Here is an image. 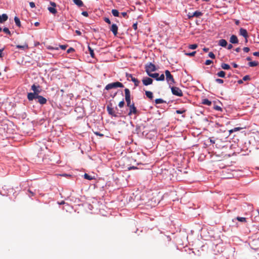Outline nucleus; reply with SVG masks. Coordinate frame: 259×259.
Masks as SVG:
<instances>
[{
  "label": "nucleus",
  "mask_w": 259,
  "mask_h": 259,
  "mask_svg": "<svg viewBox=\"0 0 259 259\" xmlns=\"http://www.w3.org/2000/svg\"><path fill=\"white\" fill-rule=\"evenodd\" d=\"M202 103L204 105L210 106L211 105V102L207 99H204L202 100Z\"/></svg>",
  "instance_id": "aec40b11"
},
{
  "label": "nucleus",
  "mask_w": 259,
  "mask_h": 259,
  "mask_svg": "<svg viewBox=\"0 0 259 259\" xmlns=\"http://www.w3.org/2000/svg\"><path fill=\"white\" fill-rule=\"evenodd\" d=\"M14 21H15V22L16 23V25L17 26H18V27H20L21 26V22H20V19H19L18 17L15 16V18H14Z\"/></svg>",
  "instance_id": "5701e85b"
},
{
  "label": "nucleus",
  "mask_w": 259,
  "mask_h": 259,
  "mask_svg": "<svg viewBox=\"0 0 259 259\" xmlns=\"http://www.w3.org/2000/svg\"><path fill=\"white\" fill-rule=\"evenodd\" d=\"M232 65H233V67H234V68H237V67H238V65H237V64L235 63H233L232 64Z\"/></svg>",
  "instance_id": "680f3d73"
},
{
  "label": "nucleus",
  "mask_w": 259,
  "mask_h": 259,
  "mask_svg": "<svg viewBox=\"0 0 259 259\" xmlns=\"http://www.w3.org/2000/svg\"><path fill=\"white\" fill-rule=\"evenodd\" d=\"M60 47L63 50H65L67 47L66 45H60Z\"/></svg>",
  "instance_id": "864d4df0"
},
{
  "label": "nucleus",
  "mask_w": 259,
  "mask_h": 259,
  "mask_svg": "<svg viewBox=\"0 0 259 259\" xmlns=\"http://www.w3.org/2000/svg\"><path fill=\"white\" fill-rule=\"evenodd\" d=\"M123 87L124 86L122 83L117 81L108 84L106 85L105 89L106 90H109L113 88H123Z\"/></svg>",
  "instance_id": "7ed1b4c3"
},
{
  "label": "nucleus",
  "mask_w": 259,
  "mask_h": 259,
  "mask_svg": "<svg viewBox=\"0 0 259 259\" xmlns=\"http://www.w3.org/2000/svg\"><path fill=\"white\" fill-rule=\"evenodd\" d=\"M250 79V76L249 75H245L243 77V80L246 81Z\"/></svg>",
  "instance_id": "c03bdc74"
},
{
  "label": "nucleus",
  "mask_w": 259,
  "mask_h": 259,
  "mask_svg": "<svg viewBox=\"0 0 259 259\" xmlns=\"http://www.w3.org/2000/svg\"><path fill=\"white\" fill-rule=\"evenodd\" d=\"M84 179L89 180H91L93 179V178L91 176L87 174H85L84 175Z\"/></svg>",
  "instance_id": "f704fd0d"
},
{
  "label": "nucleus",
  "mask_w": 259,
  "mask_h": 259,
  "mask_svg": "<svg viewBox=\"0 0 259 259\" xmlns=\"http://www.w3.org/2000/svg\"><path fill=\"white\" fill-rule=\"evenodd\" d=\"M38 102L41 105L45 104L47 103V99L40 96V97H38Z\"/></svg>",
  "instance_id": "2eb2a0df"
},
{
  "label": "nucleus",
  "mask_w": 259,
  "mask_h": 259,
  "mask_svg": "<svg viewBox=\"0 0 259 259\" xmlns=\"http://www.w3.org/2000/svg\"><path fill=\"white\" fill-rule=\"evenodd\" d=\"M155 102L156 104H161V103H164L165 102L163 99L159 98V99H156L155 100Z\"/></svg>",
  "instance_id": "2f4dec72"
},
{
  "label": "nucleus",
  "mask_w": 259,
  "mask_h": 259,
  "mask_svg": "<svg viewBox=\"0 0 259 259\" xmlns=\"http://www.w3.org/2000/svg\"><path fill=\"white\" fill-rule=\"evenodd\" d=\"M171 93L174 95L178 96V97H182L183 96V92L182 90L178 87H171Z\"/></svg>",
  "instance_id": "39448f33"
},
{
  "label": "nucleus",
  "mask_w": 259,
  "mask_h": 259,
  "mask_svg": "<svg viewBox=\"0 0 259 259\" xmlns=\"http://www.w3.org/2000/svg\"><path fill=\"white\" fill-rule=\"evenodd\" d=\"M3 31L6 33V34H9V35H11V32L9 30V29L7 28V27H5L4 29H3Z\"/></svg>",
  "instance_id": "72a5a7b5"
},
{
  "label": "nucleus",
  "mask_w": 259,
  "mask_h": 259,
  "mask_svg": "<svg viewBox=\"0 0 259 259\" xmlns=\"http://www.w3.org/2000/svg\"><path fill=\"white\" fill-rule=\"evenodd\" d=\"M145 95L148 98L150 99H152L153 97V93L150 91H146Z\"/></svg>",
  "instance_id": "b1692460"
},
{
  "label": "nucleus",
  "mask_w": 259,
  "mask_h": 259,
  "mask_svg": "<svg viewBox=\"0 0 259 259\" xmlns=\"http://www.w3.org/2000/svg\"><path fill=\"white\" fill-rule=\"evenodd\" d=\"M230 41L232 44H238V39L237 38V37L235 35H232L230 38Z\"/></svg>",
  "instance_id": "4468645a"
},
{
  "label": "nucleus",
  "mask_w": 259,
  "mask_h": 259,
  "mask_svg": "<svg viewBox=\"0 0 259 259\" xmlns=\"http://www.w3.org/2000/svg\"><path fill=\"white\" fill-rule=\"evenodd\" d=\"M8 17L7 14H3L2 16L0 15V23H3L8 20Z\"/></svg>",
  "instance_id": "f3484780"
},
{
  "label": "nucleus",
  "mask_w": 259,
  "mask_h": 259,
  "mask_svg": "<svg viewBox=\"0 0 259 259\" xmlns=\"http://www.w3.org/2000/svg\"><path fill=\"white\" fill-rule=\"evenodd\" d=\"M210 142L212 143V144H214L215 143V141L212 140L211 138L210 139Z\"/></svg>",
  "instance_id": "0e129e2a"
},
{
  "label": "nucleus",
  "mask_w": 259,
  "mask_h": 259,
  "mask_svg": "<svg viewBox=\"0 0 259 259\" xmlns=\"http://www.w3.org/2000/svg\"><path fill=\"white\" fill-rule=\"evenodd\" d=\"M243 50L246 53H247L250 51V49L248 47H244Z\"/></svg>",
  "instance_id": "49530a36"
},
{
  "label": "nucleus",
  "mask_w": 259,
  "mask_h": 259,
  "mask_svg": "<svg viewBox=\"0 0 259 259\" xmlns=\"http://www.w3.org/2000/svg\"><path fill=\"white\" fill-rule=\"evenodd\" d=\"M148 76H149L151 77L155 78L156 80H157V79L159 77V74L158 73H150L149 74Z\"/></svg>",
  "instance_id": "412c9836"
},
{
  "label": "nucleus",
  "mask_w": 259,
  "mask_h": 259,
  "mask_svg": "<svg viewBox=\"0 0 259 259\" xmlns=\"http://www.w3.org/2000/svg\"><path fill=\"white\" fill-rule=\"evenodd\" d=\"M258 65V62L257 61H252L248 63V65L250 67H255Z\"/></svg>",
  "instance_id": "a878e982"
},
{
  "label": "nucleus",
  "mask_w": 259,
  "mask_h": 259,
  "mask_svg": "<svg viewBox=\"0 0 259 259\" xmlns=\"http://www.w3.org/2000/svg\"><path fill=\"white\" fill-rule=\"evenodd\" d=\"M50 5L52 6V7L55 8L56 7V4L54 2H51Z\"/></svg>",
  "instance_id": "3c124183"
},
{
  "label": "nucleus",
  "mask_w": 259,
  "mask_h": 259,
  "mask_svg": "<svg viewBox=\"0 0 259 259\" xmlns=\"http://www.w3.org/2000/svg\"><path fill=\"white\" fill-rule=\"evenodd\" d=\"M39 93H37V94H35L34 95L33 99H38V97H40V95H39Z\"/></svg>",
  "instance_id": "5fc2aeb1"
},
{
  "label": "nucleus",
  "mask_w": 259,
  "mask_h": 259,
  "mask_svg": "<svg viewBox=\"0 0 259 259\" xmlns=\"http://www.w3.org/2000/svg\"><path fill=\"white\" fill-rule=\"evenodd\" d=\"M196 53V51H194V52H192L191 53H187L186 54L187 56L192 57V56H194L195 55Z\"/></svg>",
  "instance_id": "a19ab883"
},
{
  "label": "nucleus",
  "mask_w": 259,
  "mask_h": 259,
  "mask_svg": "<svg viewBox=\"0 0 259 259\" xmlns=\"http://www.w3.org/2000/svg\"><path fill=\"white\" fill-rule=\"evenodd\" d=\"M124 102L123 100H122L121 101H120L118 104V106L120 108H122L124 106Z\"/></svg>",
  "instance_id": "ea45409f"
},
{
  "label": "nucleus",
  "mask_w": 259,
  "mask_h": 259,
  "mask_svg": "<svg viewBox=\"0 0 259 259\" xmlns=\"http://www.w3.org/2000/svg\"><path fill=\"white\" fill-rule=\"evenodd\" d=\"M236 219L238 221L241 222H246V219L245 218H244V217H237L236 218Z\"/></svg>",
  "instance_id": "7c9ffc66"
},
{
  "label": "nucleus",
  "mask_w": 259,
  "mask_h": 259,
  "mask_svg": "<svg viewBox=\"0 0 259 259\" xmlns=\"http://www.w3.org/2000/svg\"><path fill=\"white\" fill-rule=\"evenodd\" d=\"M104 20L109 24H111V21L108 18L105 17L104 18Z\"/></svg>",
  "instance_id": "a18cd8bd"
},
{
  "label": "nucleus",
  "mask_w": 259,
  "mask_h": 259,
  "mask_svg": "<svg viewBox=\"0 0 259 259\" xmlns=\"http://www.w3.org/2000/svg\"><path fill=\"white\" fill-rule=\"evenodd\" d=\"M110 30L112 32L113 34L116 36L117 34L118 27L115 24H113L110 28Z\"/></svg>",
  "instance_id": "9b49d317"
},
{
  "label": "nucleus",
  "mask_w": 259,
  "mask_h": 259,
  "mask_svg": "<svg viewBox=\"0 0 259 259\" xmlns=\"http://www.w3.org/2000/svg\"><path fill=\"white\" fill-rule=\"evenodd\" d=\"M212 63H213V62L211 60H207L205 61V64L206 65H209L211 64Z\"/></svg>",
  "instance_id": "79ce46f5"
},
{
  "label": "nucleus",
  "mask_w": 259,
  "mask_h": 259,
  "mask_svg": "<svg viewBox=\"0 0 259 259\" xmlns=\"http://www.w3.org/2000/svg\"><path fill=\"white\" fill-rule=\"evenodd\" d=\"M145 71L146 72L148 75H149V74L151 73L152 72H154L156 70L155 65L152 63H147L145 65Z\"/></svg>",
  "instance_id": "20e7f679"
},
{
  "label": "nucleus",
  "mask_w": 259,
  "mask_h": 259,
  "mask_svg": "<svg viewBox=\"0 0 259 259\" xmlns=\"http://www.w3.org/2000/svg\"><path fill=\"white\" fill-rule=\"evenodd\" d=\"M221 67L223 69L225 70H229L231 68L229 64L226 63H222L221 64Z\"/></svg>",
  "instance_id": "4be33fe9"
},
{
  "label": "nucleus",
  "mask_w": 259,
  "mask_h": 259,
  "mask_svg": "<svg viewBox=\"0 0 259 259\" xmlns=\"http://www.w3.org/2000/svg\"><path fill=\"white\" fill-rule=\"evenodd\" d=\"M198 45L197 44H192L189 46V48L192 50L196 49Z\"/></svg>",
  "instance_id": "473e14b6"
},
{
  "label": "nucleus",
  "mask_w": 259,
  "mask_h": 259,
  "mask_svg": "<svg viewBox=\"0 0 259 259\" xmlns=\"http://www.w3.org/2000/svg\"><path fill=\"white\" fill-rule=\"evenodd\" d=\"M242 128H243L242 127H235V128L229 131V134L230 135L234 132L239 131L240 130H242Z\"/></svg>",
  "instance_id": "a211bd4d"
},
{
  "label": "nucleus",
  "mask_w": 259,
  "mask_h": 259,
  "mask_svg": "<svg viewBox=\"0 0 259 259\" xmlns=\"http://www.w3.org/2000/svg\"><path fill=\"white\" fill-rule=\"evenodd\" d=\"M164 75L163 74H162L160 75V76L158 77L157 81H163L164 80Z\"/></svg>",
  "instance_id": "e433bc0d"
},
{
  "label": "nucleus",
  "mask_w": 259,
  "mask_h": 259,
  "mask_svg": "<svg viewBox=\"0 0 259 259\" xmlns=\"http://www.w3.org/2000/svg\"><path fill=\"white\" fill-rule=\"evenodd\" d=\"M129 108V112L128 113V115H131L132 114H137L138 112V110L136 108V107L135 106V104L134 103H132V104H130L129 106H127Z\"/></svg>",
  "instance_id": "0eeeda50"
},
{
  "label": "nucleus",
  "mask_w": 259,
  "mask_h": 259,
  "mask_svg": "<svg viewBox=\"0 0 259 259\" xmlns=\"http://www.w3.org/2000/svg\"><path fill=\"white\" fill-rule=\"evenodd\" d=\"M253 55L256 57H259V52H255L253 53Z\"/></svg>",
  "instance_id": "6e6d98bb"
},
{
  "label": "nucleus",
  "mask_w": 259,
  "mask_h": 259,
  "mask_svg": "<svg viewBox=\"0 0 259 259\" xmlns=\"http://www.w3.org/2000/svg\"><path fill=\"white\" fill-rule=\"evenodd\" d=\"M39 23L38 22H36L34 23V26H39Z\"/></svg>",
  "instance_id": "69168bd1"
},
{
  "label": "nucleus",
  "mask_w": 259,
  "mask_h": 259,
  "mask_svg": "<svg viewBox=\"0 0 259 259\" xmlns=\"http://www.w3.org/2000/svg\"><path fill=\"white\" fill-rule=\"evenodd\" d=\"M88 49H89V53H90V54L92 58H94L95 57V54L94 53V50L90 46H88Z\"/></svg>",
  "instance_id": "c756f323"
},
{
  "label": "nucleus",
  "mask_w": 259,
  "mask_h": 259,
  "mask_svg": "<svg viewBox=\"0 0 259 259\" xmlns=\"http://www.w3.org/2000/svg\"><path fill=\"white\" fill-rule=\"evenodd\" d=\"M81 14L85 17H88L89 16L88 13L87 11L82 12Z\"/></svg>",
  "instance_id": "de8ad7c7"
},
{
  "label": "nucleus",
  "mask_w": 259,
  "mask_h": 259,
  "mask_svg": "<svg viewBox=\"0 0 259 259\" xmlns=\"http://www.w3.org/2000/svg\"><path fill=\"white\" fill-rule=\"evenodd\" d=\"M107 110L108 112V113L113 116L116 117L117 115L115 113V112L113 110V109L111 107V106L108 105L107 106Z\"/></svg>",
  "instance_id": "ddd939ff"
},
{
  "label": "nucleus",
  "mask_w": 259,
  "mask_h": 259,
  "mask_svg": "<svg viewBox=\"0 0 259 259\" xmlns=\"http://www.w3.org/2000/svg\"><path fill=\"white\" fill-rule=\"evenodd\" d=\"M165 74L166 80L167 82V83L169 84V87H170L171 85H172L175 83L174 78L173 76L171 74L170 71H168V70H166L165 71Z\"/></svg>",
  "instance_id": "f03ea898"
},
{
  "label": "nucleus",
  "mask_w": 259,
  "mask_h": 259,
  "mask_svg": "<svg viewBox=\"0 0 259 259\" xmlns=\"http://www.w3.org/2000/svg\"><path fill=\"white\" fill-rule=\"evenodd\" d=\"M125 92V100L126 102L127 106H129L130 104H132L131 101V93L130 91L128 89H125L124 90Z\"/></svg>",
  "instance_id": "423d86ee"
},
{
  "label": "nucleus",
  "mask_w": 259,
  "mask_h": 259,
  "mask_svg": "<svg viewBox=\"0 0 259 259\" xmlns=\"http://www.w3.org/2000/svg\"><path fill=\"white\" fill-rule=\"evenodd\" d=\"M29 5H30V7L32 8H34L35 6L34 3L32 2L29 3Z\"/></svg>",
  "instance_id": "09e8293b"
},
{
  "label": "nucleus",
  "mask_w": 259,
  "mask_h": 259,
  "mask_svg": "<svg viewBox=\"0 0 259 259\" xmlns=\"http://www.w3.org/2000/svg\"><path fill=\"white\" fill-rule=\"evenodd\" d=\"M203 51H204L205 52H208L209 51V49L207 48H204L203 49Z\"/></svg>",
  "instance_id": "052dcab7"
},
{
  "label": "nucleus",
  "mask_w": 259,
  "mask_h": 259,
  "mask_svg": "<svg viewBox=\"0 0 259 259\" xmlns=\"http://www.w3.org/2000/svg\"><path fill=\"white\" fill-rule=\"evenodd\" d=\"M239 34L244 37H248V33L247 30L243 28H241L239 30Z\"/></svg>",
  "instance_id": "f8f14e48"
},
{
  "label": "nucleus",
  "mask_w": 259,
  "mask_h": 259,
  "mask_svg": "<svg viewBox=\"0 0 259 259\" xmlns=\"http://www.w3.org/2000/svg\"><path fill=\"white\" fill-rule=\"evenodd\" d=\"M58 204H59V205L64 204H65V202H64V201H61V202H58Z\"/></svg>",
  "instance_id": "338daca9"
},
{
  "label": "nucleus",
  "mask_w": 259,
  "mask_h": 259,
  "mask_svg": "<svg viewBox=\"0 0 259 259\" xmlns=\"http://www.w3.org/2000/svg\"><path fill=\"white\" fill-rule=\"evenodd\" d=\"M235 51L237 52H239L240 51V48H237L235 49Z\"/></svg>",
  "instance_id": "e2e57ef3"
},
{
  "label": "nucleus",
  "mask_w": 259,
  "mask_h": 259,
  "mask_svg": "<svg viewBox=\"0 0 259 259\" xmlns=\"http://www.w3.org/2000/svg\"><path fill=\"white\" fill-rule=\"evenodd\" d=\"M219 45L223 47H226L227 46V41L224 39H220L219 41Z\"/></svg>",
  "instance_id": "dca6fc26"
},
{
  "label": "nucleus",
  "mask_w": 259,
  "mask_h": 259,
  "mask_svg": "<svg viewBox=\"0 0 259 259\" xmlns=\"http://www.w3.org/2000/svg\"><path fill=\"white\" fill-rule=\"evenodd\" d=\"M75 33L77 34V35H80L81 34V32L79 31V30H76L75 31Z\"/></svg>",
  "instance_id": "bf43d9fd"
},
{
  "label": "nucleus",
  "mask_w": 259,
  "mask_h": 259,
  "mask_svg": "<svg viewBox=\"0 0 259 259\" xmlns=\"http://www.w3.org/2000/svg\"><path fill=\"white\" fill-rule=\"evenodd\" d=\"M48 10L53 14H56L57 12V10L54 7H49Z\"/></svg>",
  "instance_id": "393cba45"
},
{
  "label": "nucleus",
  "mask_w": 259,
  "mask_h": 259,
  "mask_svg": "<svg viewBox=\"0 0 259 259\" xmlns=\"http://www.w3.org/2000/svg\"><path fill=\"white\" fill-rule=\"evenodd\" d=\"M232 48H233V46H232V45H231V44H229V45L227 46V49H228V50H231V49H232Z\"/></svg>",
  "instance_id": "4d7b16f0"
},
{
  "label": "nucleus",
  "mask_w": 259,
  "mask_h": 259,
  "mask_svg": "<svg viewBox=\"0 0 259 259\" xmlns=\"http://www.w3.org/2000/svg\"><path fill=\"white\" fill-rule=\"evenodd\" d=\"M214 109L218 111H222V108L217 105L214 106Z\"/></svg>",
  "instance_id": "37998d69"
},
{
  "label": "nucleus",
  "mask_w": 259,
  "mask_h": 259,
  "mask_svg": "<svg viewBox=\"0 0 259 259\" xmlns=\"http://www.w3.org/2000/svg\"><path fill=\"white\" fill-rule=\"evenodd\" d=\"M31 90L33 91V93H29L27 94V99L29 101L33 100L34 95L37 94V93H40L41 90L39 85H36L33 84L31 86Z\"/></svg>",
  "instance_id": "f257e3e1"
},
{
  "label": "nucleus",
  "mask_w": 259,
  "mask_h": 259,
  "mask_svg": "<svg viewBox=\"0 0 259 259\" xmlns=\"http://www.w3.org/2000/svg\"><path fill=\"white\" fill-rule=\"evenodd\" d=\"M16 48L17 49H21L24 50L25 49H28V46L27 44H25L24 45H17Z\"/></svg>",
  "instance_id": "bb28decb"
},
{
  "label": "nucleus",
  "mask_w": 259,
  "mask_h": 259,
  "mask_svg": "<svg viewBox=\"0 0 259 259\" xmlns=\"http://www.w3.org/2000/svg\"><path fill=\"white\" fill-rule=\"evenodd\" d=\"M217 74L219 77H225V75H226V72L224 71H220V72H218Z\"/></svg>",
  "instance_id": "cd10ccee"
},
{
  "label": "nucleus",
  "mask_w": 259,
  "mask_h": 259,
  "mask_svg": "<svg viewBox=\"0 0 259 259\" xmlns=\"http://www.w3.org/2000/svg\"><path fill=\"white\" fill-rule=\"evenodd\" d=\"M142 82L144 85L147 86L152 83L153 79L150 77H145L142 79Z\"/></svg>",
  "instance_id": "1a4fd4ad"
},
{
  "label": "nucleus",
  "mask_w": 259,
  "mask_h": 259,
  "mask_svg": "<svg viewBox=\"0 0 259 259\" xmlns=\"http://www.w3.org/2000/svg\"><path fill=\"white\" fill-rule=\"evenodd\" d=\"M121 14L122 15V16L124 17H125L127 16V13L126 12H122L121 13Z\"/></svg>",
  "instance_id": "13d9d810"
},
{
  "label": "nucleus",
  "mask_w": 259,
  "mask_h": 259,
  "mask_svg": "<svg viewBox=\"0 0 259 259\" xmlns=\"http://www.w3.org/2000/svg\"><path fill=\"white\" fill-rule=\"evenodd\" d=\"M133 28L136 30L137 29V23H134L133 25Z\"/></svg>",
  "instance_id": "603ef678"
},
{
  "label": "nucleus",
  "mask_w": 259,
  "mask_h": 259,
  "mask_svg": "<svg viewBox=\"0 0 259 259\" xmlns=\"http://www.w3.org/2000/svg\"><path fill=\"white\" fill-rule=\"evenodd\" d=\"M126 77H127V79L131 78V80L134 82V84L136 87H138L139 85L140 81L135 77H134L132 74L126 73Z\"/></svg>",
  "instance_id": "6e6552de"
},
{
  "label": "nucleus",
  "mask_w": 259,
  "mask_h": 259,
  "mask_svg": "<svg viewBox=\"0 0 259 259\" xmlns=\"http://www.w3.org/2000/svg\"><path fill=\"white\" fill-rule=\"evenodd\" d=\"M112 12V14H113V15L115 17H118L119 16V12L118 11V10H116V9H113L111 11Z\"/></svg>",
  "instance_id": "c85d7f7f"
},
{
  "label": "nucleus",
  "mask_w": 259,
  "mask_h": 259,
  "mask_svg": "<svg viewBox=\"0 0 259 259\" xmlns=\"http://www.w3.org/2000/svg\"><path fill=\"white\" fill-rule=\"evenodd\" d=\"M215 80L217 83H220V84H222L224 83V80L222 79L217 78V79H215Z\"/></svg>",
  "instance_id": "58836bf2"
},
{
  "label": "nucleus",
  "mask_w": 259,
  "mask_h": 259,
  "mask_svg": "<svg viewBox=\"0 0 259 259\" xmlns=\"http://www.w3.org/2000/svg\"><path fill=\"white\" fill-rule=\"evenodd\" d=\"M208 56L212 59L215 58V55L212 52H210L208 53Z\"/></svg>",
  "instance_id": "4c0bfd02"
},
{
  "label": "nucleus",
  "mask_w": 259,
  "mask_h": 259,
  "mask_svg": "<svg viewBox=\"0 0 259 259\" xmlns=\"http://www.w3.org/2000/svg\"><path fill=\"white\" fill-rule=\"evenodd\" d=\"M203 15V13L200 11H196L194 12L192 14H190V13L188 15L189 18H191L194 17H199Z\"/></svg>",
  "instance_id": "9d476101"
},
{
  "label": "nucleus",
  "mask_w": 259,
  "mask_h": 259,
  "mask_svg": "<svg viewBox=\"0 0 259 259\" xmlns=\"http://www.w3.org/2000/svg\"><path fill=\"white\" fill-rule=\"evenodd\" d=\"M74 4H75L78 7H82L83 3L81 0H73Z\"/></svg>",
  "instance_id": "6ab92c4d"
},
{
  "label": "nucleus",
  "mask_w": 259,
  "mask_h": 259,
  "mask_svg": "<svg viewBox=\"0 0 259 259\" xmlns=\"http://www.w3.org/2000/svg\"><path fill=\"white\" fill-rule=\"evenodd\" d=\"M73 51H74V49L73 48H70L69 49H68L67 52L68 53H71L72 52H73Z\"/></svg>",
  "instance_id": "8fccbe9b"
},
{
  "label": "nucleus",
  "mask_w": 259,
  "mask_h": 259,
  "mask_svg": "<svg viewBox=\"0 0 259 259\" xmlns=\"http://www.w3.org/2000/svg\"><path fill=\"white\" fill-rule=\"evenodd\" d=\"M246 60L248 61H250V60H251V58L250 57H248L246 58Z\"/></svg>",
  "instance_id": "774afa93"
},
{
  "label": "nucleus",
  "mask_w": 259,
  "mask_h": 259,
  "mask_svg": "<svg viewBox=\"0 0 259 259\" xmlns=\"http://www.w3.org/2000/svg\"><path fill=\"white\" fill-rule=\"evenodd\" d=\"M186 110H184V109L177 110L176 112L177 114H183V113H185L186 112Z\"/></svg>",
  "instance_id": "c9c22d12"
}]
</instances>
